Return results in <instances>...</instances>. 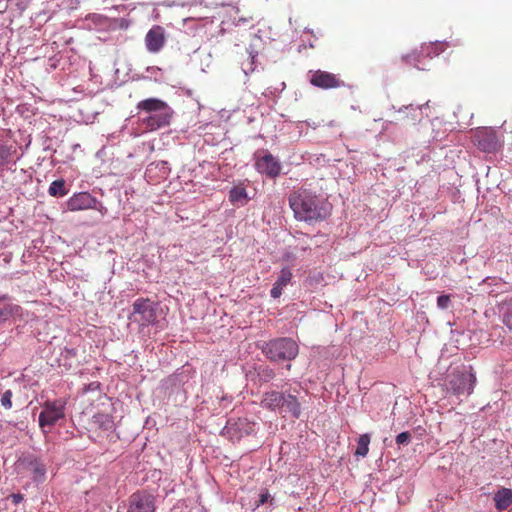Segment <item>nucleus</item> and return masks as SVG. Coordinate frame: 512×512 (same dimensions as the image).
Masks as SVG:
<instances>
[{"label": "nucleus", "mask_w": 512, "mask_h": 512, "mask_svg": "<svg viewBox=\"0 0 512 512\" xmlns=\"http://www.w3.org/2000/svg\"><path fill=\"white\" fill-rule=\"evenodd\" d=\"M289 205L299 221H322L329 215L326 203L308 189H298L289 196Z\"/></svg>", "instance_id": "1"}, {"label": "nucleus", "mask_w": 512, "mask_h": 512, "mask_svg": "<svg viewBox=\"0 0 512 512\" xmlns=\"http://www.w3.org/2000/svg\"><path fill=\"white\" fill-rule=\"evenodd\" d=\"M139 111L150 113L149 116L142 119V124L146 129L154 131L168 126L173 116V110L163 100L158 98H147L136 105Z\"/></svg>", "instance_id": "2"}, {"label": "nucleus", "mask_w": 512, "mask_h": 512, "mask_svg": "<svg viewBox=\"0 0 512 512\" xmlns=\"http://www.w3.org/2000/svg\"><path fill=\"white\" fill-rule=\"evenodd\" d=\"M298 351V344L291 338H277L262 346V352L271 361L292 360Z\"/></svg>", "instance_id": "3"}, {"label": "nucleus", "mask_w": 512, "mask_h": 512, "mask_svg": "<svg viewBox=\"0 0 512 512\" xmlns=\"http://www.w3.org/2000/svg\"><path fill=\"white\" fill-rule=\"evenodd\" d=\"M67 401L63 398L47 400L42 403V410L39 414L38 424L46 434V427H53L59 421L65 420Z\"/></svg>", "instance_id": "4"}, {"label": "nucleus", "mask_w": 512, "mask_h": 512, "mask_svg": "<svg viewBox=\"0 0 512 512\" xmlns=\"http://www.w3.org/2000/svg\"><path fill=\"white\" fill-rule=\"evenodd\" d=\"M156 309L154 303L148 298H138L133 303V311L129 316L132 322L141 327H147L156 322Z\"/></svg>", "instance_id": "5"}, {"label": "nucleus", "mask_w": 512, "mask_h": 512, "mask_svg": "<svg viewBox=\"0 0 512 512\" xmlns=\"http://www.w3.org/2000/svg\"><path fill=\"white\" fill-rule=\"evenodd\" d=\"M156 497L147 490H138L128 499L127 512H156Z\"/></svg>", "instance_id": "6"}, {"label": "nucleus", "mask_w": 512, "mask_h": 512, "mask_svg": "<svg viewBox=\"0 0 512 512\" xmlns=\"http://www.w3.org/2000/svg\"><path fill=\"white\" fill-rule=\"evenodd\" d=\"M472 141L479 150L485 153H495L501 147L496 132L491 128L477 129L472 136Z\"/></svg>", "instance_id": "7"}, {"label": "nucleus", "mask_w": 512, "mask_h": 512, "mask_svg": "<svg viewBox=\"0 0 512 512\" xmlns=\"http://www.w3.org/2000/svg\"><path fill=\"white\" fill-rule=\"evenodd\" d=\"M309 75L310 84L319 89H337L345 86L339 74L318 69L309 71Z\"/></svg>", "instance_id": "8"}, {"label": "nucleus", "mask_w": 512, "mask_h": 512, "mask_svg": "<svg viewBox=\"0 0 512 512\" xmlns=\"http://www.w3.org/2000/svg\"><path fill=\"white\" fill-rule=\"evenodd\" d=\"M475 383L476 377L471 372L454 373L449 381L450 389L456 395H470L473 392Z\"/></svg>", "instance_id": "9"}, {"label": "nucleus", "mask_w": 512, "mask_h": 512, "mask_svg": "<svg viewBox=\"0 0 512 512\" xmlns=\"http://www.w3.org/2000/svg\"><path fill=\"white\" fill-rule=\"evenodd\" d=\"M255 167L261 174L274 178L280 174L281 165L279 161L270 153H265L263 156H257Z\"/></svg>", "instance_id": "10"}, {"label": "nucleus", "mask_w": 512, "mask_h": 512, "mask_svg": "<svg viewBox=\"0 0 512 512\" xmlns=\"http://www.w3.org/2000/svg\"><path fill=\"white\" fill-rule=\"evenodd\" d=\"M145 44L149 52H159L165 44L164 28L159 25L153 26L146 34Z\"/></svg>", "instance_id": "11"}, {"label": "nucleus", "mask_w": 512, "mask_h": 512, "mask_svg": "<svg viewBox=\"0 0 512 512\" xmlns=\"http://www.w3.org/2000/svg\"><path fill=\"white\" fill-rule=\"evenodd\" d=\"M96 203V198H94L91 194H89L88 192H80L74 194L67 201V208L70 211L93 209L95 208Z\"/></svg>", "instance_id": "12"}, {"label": "nucleus", "mask_w": 512, "mask_h": 512, "mask_svg": "<svg viewBox=\"0 0 512 512\" xmlns=\"http://www.w3.org/2000/svg\"><path fill=\"white\" fill-rule=\"evenodd\" d=\"M284 394L275 390L265 392L260 402L261 407L270 411L281 410L283 408Z\"/></svg>", "instance_id": "13"}, {"label": "nucleus", "mask_w": 512, "mask_h": 512, "mask_svg": "<svg viewBox=\"0 0 512 512\" xmlns=\"http://www.w3.org/2000/svg\"><path fill=\"white\" fill-rule=\"evenodd\" d=\"M292 277L293 273L291 268H282L276 282L273 284V287L270 291L271 297L274 299L279 298L282 295L283 289L291 282Z\"/></svg>", "instance_id": "14"}, {"label": "nucleus", "mask_w": 512, "mask_h": 512, "mask_svg": "<svg viewBox=\"0 0 512 512\" xmlns=\"http://www.w3.org/2000/svg\"><path fill=\"white\" fill-rule=\"evenodd\" d=\"M399 117L397 120L405 121L407 123L415 124L416 122H420L423 117L422 107L413 105L405 106L404 109H400Z\"/></svg>", "instance_id": "15"}, {"label": "nucleus", "mask_w": 512, "mask_h": 512, "mask_svg": "<svg viewBox=\"0 0 512 512\" xmlns=\"http://www.w3.org/2000/svg\"><path fill=\"white\" fill-rule=\"evenodd\" d=\"M285 412L289 413L293 418L298 419L301 416V403L297 396L291 393L284 394L283 408Z\"/></svg>", "instance_id": "16"}, {"label": "nucleus", "mask_w": 512, "mask_h": 512, "mask_svg": "<svg viewBox=\"0 0 512 512\" xmlns=\"http://www.w3.org/2000/svg\"><path fill=\"white\" fill-rule=\"evenodd\" d=\"M495 507L499 511L506 510L512 505V490L501 488L494 495Z\"/></svg>", "instance_id": "17"}, {"label": "nucleus", "mask_w": 512, "mask_h": 512, "mask_svg": "<svg viewBox=\"0 0 512 512\" xmlns=\"http://www.w3.org/2000/svg\"><path fill=\"white\" fill-rule=\"evenodd\" d=\"M91 424L103 431H111L114 429V420L110 414L97 413L92 417Z\"/></svg>", "instance_id": "18"}, {"label": "nucleus", "mask_w": 512, "mask_h": 512, "mask_svg": "<svg viewBox=\"0 0 512 512\" xmlns=\"http://www.w3.org/2000/svg\"><path fill=\"white\" fill-rule=\"evenodd\" d=\"M248 194L245 187L238 185L229 191V201L236 206H244L248 202Z\"/></svg>", "instance_id": "19"}, {"label": "nucleus", "mask_w": 512, "mask_h": 512, "mask_svg": "<svg viewBox=\"0 0 512 512\" xmlns=\"http://www.w3.org/2000/svg\"><path fill=\"white\" fill-rule=\"evenodd\" d=\"M7 295H0V324L5 322L14 314L19 313L21 307L15 304H2L7 299Z\"/></svg>", "instance_id": "20"}, {"label": "nucleus", "mask_w": 512, "mask_h": 512, "mask_svg": "<svg viewBox=\"0 0 512 512\" xmlns=\"http://www.w3.org/2000/svg\"><path fill=\"white\" fill-rule=\"evenodd\" d=\"M501 319L504 326L512 331V298L506 300L502 305Z\"/></svg>", "instance_id": "21"}, {"label": "nucleus", "mask_w": 512, "mask_h": 512, "mask_svg": "<svg viewBox=\"0 0 512 512\" xmlns=\"http://www.w3.org/2000/svg\"><path fill=\"white\" fill-rule=\"evenodd\" d=\"M48 193L54 197H63L67 194V190L65 188V180L58 179L53 181L48 189Z\"/></svg>", "instance_id": "22"}, {"label": "nucleus", "mask_w": 512, "mask_h": 512, "mask_svg": "<svg viewBox=\"0 0 512 512\" xmlns=\"http://www.w3.org/2000/svg\"><path fill=\"white\" fill-rule=\"evenodd\" d=\"M370 436L363 434L359 437L357 448L355 451L356 456L365 457L369 452Z\"/></svg>", "instance_id": "23"}, {"label": "nucleus", "mask_w": 512, "mask_h": 512, "mask_svg": "<svg viewBox=\"0 0 512 512\" xmlns=\"http://www.w3.org/2000/svg\"><path fill=\"white\" fill-rule=\"evenodd\" d=\"M11 149L12 147L0 144V167L5 166L9 162V158L11 157Z\"/></svg>", "instance_id": "24"}, {"label": "nucleus", "mask_w": 512, "mask_h": 512, "mask_svg": "<svg viewBox=\"0 0 512 512\" xmlns=\"http://www.w3.org/2000/svg\"><path fill=\"white\" fill-rule=\"evenodd\" d=\"M430 46H422L421 47V52L418 53L416 51L410 53V54H407L405 56H403L402 60L408 64H413L416 66V63L419 62V58H420V55L423 53L424 49H429Z\"/></svg>", "instance_id": "25"}, {"label": "nucleus", "mask_w": 512, "mask_h": 512, "mask_svg": "<svg viewBox=\"0 0 512 512\" xmlns=\"http://www.w3.org/2000/svg\"><path fill=\"white\" fill-rule=\"evenodd\" d=\"M260 380L263 382H269L275 377V372L269 367H264L259 371Z\"/></svg>", "instance_id": "26"}, {"label": "nucleus", "mask_w": 512, "mask_h": 512, "mask_svg": "<svg viewBox=\"0 0 512 512\" xmlns=\"http://www.w3.org/2000/svg\"><path fill=\"white\" fill-rule=\"evenodd\" d=\"M12 396V391L7 390L3 393L1 397V405L7 410L12 408Z\"/></svg>", "instance_id": "27"}, {"label": "nucleus", "mask_w": 512, "mask_h": 512, "mask_svg": "<svg viewBox=\"0 0 512 512\" xmlns=\"http://www.w3.org/2000/svg\"><path fill=\"white\" fill-rule=\"evenodd\" d=\"M32 466H33V472H34L36 478L43 477L45 475L46 469L43 464L34 462V463H32Z\"/></svg>", "instance_id": "28"}, {"label": "nucleus", "mask_w": 512, "mask_h": 512, "mask_svg": "<svg viewBox=\"0 0 512 512\" xmlns=\"http://www.w3.org/2000/svg\"><path fill=\"white\" fill-rule=\"evenodd\" d=\"M450 304V296L449 295H441L437 298V306L440 309L448 308Z\"/></svg>", "instance_id": "29"}, {"label": "nucleus", "mask_w": 512, "mask_h": 512, "mask_svg": "<svg viewBox=\"0 0 512 512\" xmlns=\"http://www.w3.org/2000/svg\"><path fill=\"white\" fill-rule=\"evenodd\" d=\"M411 439V434L409 432H402L396 436V443L398 445L407 444Z\"/></svg>", "instance_id": "30"}, {"label": "nucleus", "mask_w": 512, "mask_h": 512, "mask_svg": "<svg viewBox=\"0 0 512 512\" xmlns=\"http://www.w3.org/2000/svg\"><path fill=\"white\" fill-rule=\"evenodd\" d=\"M269 498H270V494H269L268 490L266 489L260 494L259 500L256 504V507H259V506L265 504Z\"/></svg>", "instance_id": "31"}, {"label": "nucleus", "mask_w": 512, "mask_h": 512, "mask_svg": "<svg viewBox=\"0 0 512 512\" xmlns=\"http://www.w3.org/2000/svg\"><path fill=\"white\" fill-rule=\"evenodd\" d=\"M250 57H251V61L248 62V66L247 67L245 66L244 63H242L243 71L245 72V74H248V73L254 71L253 63H254L255 56L250 54Z\"/></svg>", "instance_id": "32"}, {"label": "nucleus", "mask_w": 512, "mask_h": 512, "mask_svg": "<svg viewBox=\"0 0 512 512\" xmlns=\"http://www.w3.org/2000/svg\"><path fill=\"white\" fill-rule=\"evenodd\" d=\"M11 500L13 504L18 505L23 500V495L20 493L12 494Z\"/></svg>", "instance_id": "33"}, {"label": "nucleus", "mask_w": 512, "mask_h": 512, "mask_svg": "<svg viewBox=\"0 0 512 512\" xmlns=\"http://www.w3.org/2000/svg\"><path fill=\"white\" fill-rule=\"evenodd\" d=\"M98 388L99 387V383H91L89 386H88V389H93V388Z\"/></svg>", "instance_id": "34"}]
</instances>
